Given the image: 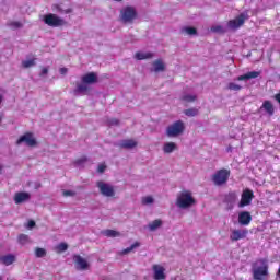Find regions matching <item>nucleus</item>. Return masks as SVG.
Listing matches in <instances>:
<instances>
[{
	"instance_id": "11",
	"label": "nucleus",
	"mask_w": 280,
	"mask_h": 280,
	"mask_svg": "<svg viewBox=\"0 0 280 280\" xmlns=\"http://www.w3.org/2000/svg\"><path fill=\"white\" fill-rule=\"evenodd\" d=\"M248 235V231L246 230H232L230 234L231 242H238V240H244Z\"/></svg>"
},
{
	"instance_id": "31",
	"label": "nucleus",
	"mask_w": 280,
	"mask_h": 280,
	"mask_svg": "<svg viewBox=\"0 0 280 280\" xmlns=\"http://www.w3.org/2000/svg\"><path fill=\"white\" fill-rule=\"evenodd\" d=\"M226 202H230V205H233L237 200V192H230L225 197Z\"/></svg>"
},
{
	"instance_id": "51",
	"label": "nucleus",
	"mask_w": 280,
	"mask_h": 280,
	"mask_svg": "<svg viewBox=\"0 0 280 280\" xmlns=\"http://www.w3.org/2000/svg\"><path fill=\"white\" fill-rule=\"evenodd\" d=\"M0 280H3V278H1V276H0Z\"/></svg>"
},
{
	"instance_id": "21",
	"label": "nucleus",
	"mask_w": 280,
	"mask_h": 280,
	"mask_svg": "<svg viewBox=\"0 0 280 280\" xmlns=\"http://www.w3.org/2000/svg\"><path fill=\"white\" fill-rule=\"evenodd\" d=\"M261 108H264V110H266V113H268V115L270 117H272V115H275V106L272 105V103L270 101H265L262 103Z\"/></svg>"
},
{
	"instance_id": "47",
	"label": "nucleus",
	"mask_w": 280,
	"mask_h": 280,
	"mask_svg": "<svg viewBox=\"0 0 280 280\" xmlns=\"http://www.w3.org/2000/svg\"><path fill=\"white\" fill-rule=\"evenodd\" d=\"M59 72L61 73V75H66L67 68H60Z\"/></svg>"
},
{
	"instance_id": "35",
	"label": "nucleus",
	"mask_w": 280,
	"mask_h": 280,
	"mask_svg": "<svg viewBox=\"0 0 280 280\" xmlns=\"http://www.w3.org/2000/svg\"><path fill=\"white\" fill-rule=\"evenodd\" d=\"M67 248H69V245H67V243H60L59 245H57L56 249L58 250V253H65L67 250Z\"/></svg>"
},
{
	"instance_id": "20",
	"label": "nucleus",
	"mask_w": 280,
	"mask_h": 280,
	"mask_svg": "<svg viewBox=\"0 0 280 280\" xmlns=\"http://www.w3.org/2000/svg\"><path fill=\"white\" fill-rule=\"evenodd\" d=\"M151 58H154V54L149 51H139L135 55L136 60H150Z\"/></svg>"
},
{
	"instance_id": "42",
	"label": "nucleus",
	"mask_w": 280,
	"mask_h": 280,
	"mask_svg": "<svg viewBox=\"0 0 280 280\" xmlns=\"http://www.w3.org/2000/svg\"><path fill=\"white\" fill-rule=\"evenodd\" d=\"M106 171V164H100L97 167V172H100L101 174H103V172Z\"/></svg>"
},
{
	"instance_id": "4",
	"label": "nucleus",
	"mask_w": 280,
	"mask_h": 280,
	"mask_svg": "<svg viewBox=\"0 0 280 280\" xmlns=\"http://www.w3.org/2000/svg\"><path fill=\"white\" fill-rule=\"evenodd\" d=\"M230 176H231V171H229L226 168H222V170L218 171L217 173H214V175L212 176V180H213L214 185L220 187L222 185H226Z\"/></svg>"
},
{
	"instance_id": "33",
	"label": "nucleus",
	"mask_w": 280,
	"mask_h": 280,
	"mask_svg": "<svg viewBox=\"0 0 280 280\" xmlns=\"http://www.w3.org/2000/svg\"><path fill=\"white\" fill-rule=\"evenodd\" d=\"M184 115L187 117H196L198 115V109L197 108H189L184 112Z\"/></svg>"
},
{
	"instance_id": "18",
	"label": "nucleus",
	"mask_w": 280,
	"mask_h": 280,
	"mask_svg": "<svg viewBox=\"0 0 280 280\" xmlns=\"http://www.w3.org/2000/svg\"><path fill=\"white\" fill-rule=\"evenodd\" d=\"M119 147L125 150H132V148H137V140L125 139L119 142Z\"/></svg>"
},
{
	"instance_id": "29",
	"label": "nucleus",
	"mask_w": 280,
	"mask_h": 280,
	"mask_svg": "<svg viewBox=\"0 0 280 280\" xmlns=\"http://www.w3.org/2000/svg\"><path fill=\"white\" fill-rule=\"evenodd\" d=\"M36 65V58L26 59L22 61V67L24 69H30V67H34Z\"/></svg>"
},
{
	"instance_id": "36",
	"label": "nucleus",
	"mask_w": 280,
	"mask_h": 280,
	"mask_svg": "<svg viewBox=\"0 0 280 280\" xmlns=\"http://www.w3.org/2000/svg\"><path fill=\"white\" fill-rule=\"evenodd\" d=\"M35 255L36 257H45L47 255V252L45 250V248H36Z\"/></svg>"
},
{
	"instance_id": "50",
	"label": "nucleus",
	"mask_w": 280,
	"mask_h": 280,
	"mask_svg": "<svg viewBox=\"0 0 280 280\" xmlns=\"http://www.w3.org/2000/svg\"><path fill=\"white\" fill-rule=\"evenodd\" d=\"M115 1H124V0H115Z\"/></svg>"
},
{
	"instance_id": "44",
	"label": "nucleus",
	"mask_w": 280,
	"mask_h": 280,
	"mask_svg": "<svg viewBox=\"0 0 280 280\" xmlns=\"http://www.w3.org/2000/svg\"><path fill=\"white\" fill-rule=\"evenodd\" d=\"M34 226H36V222H34L33 220L28 221L27 229H34Z\"/></svg>"
},
{
	"instance_id": "19",
	"label": "nucleus",
	"mask_w": 280,
	"mask_h": 280,
	"mask_svg": "<svg viewBox=\"0 0 280 280\" xmlns=\"http://www.w3.org/2000/svg\"><path fill=\"white\" fill-rule=\"evenodd\" d=\"M82 82H84V84H95V82H97V74L90 72L82 77Z\"/></svg>"
},
{
	"instance_id": "49",
	"label": "nucleus",
	"mask_w": 280,
	"mask_h": 280,
	"mask_svg": "<svg viewBox=\"0 0 280 280\" xmlns=\"http://www.w3.org/2000/svg\"><path fill=\"white\" fill-rule=\"evenodd\" d=\"M1 170H3V166L0 165V172H1Z\"/></svg>"
},
{
	"instance_id": "30",
	"label": "nucleus",
	"mask_w": 280,
	"mask_h": 280,
	"mask_svg": "<svg viewBox=\"0 0 280 280\" xmlns=\"http://www.w3.org/2000/svg\"><path fill=\"white\" fill-rule=\"evenodd\" d=\"M88 91H89V84H88V83H84V82H82L81 84H79V85L77 86V90H75L77 93H86Z\"/></svg>"
},
{
	"instance_id": "41",
	"label": "nucleus",
	"mask_w": 280,
	"mask_h": 280,
	"mask_svg": "<svg viewBox=\"0 0 280 280\" xmlns=\"http://www.w3.org/2000/svg\"><path fill=\"white\" fill-rule=\"evenodd\" d=\"M59 12H61V14H71V12H73V10L59 8Z\"/></svg>"
},
{
	"instance_id": "23",
	"label": "nucleus",
	"mask_w": 280,
	"mask_h": 280,
	"mask_svg": "<svg viewBox=\"0 0 280 280\" xmlns=\"http://www.w3.org/2000/svg\"><path fill=\"white\" fill-rule=\"evenodd\" d=\"M0 261H2V264H4V266H12V262L15 261V257H14V255L10 254L7 256H2L0 258Z\"/></svg>"
},
{
	"instance_id": "7",
	"label": "nucleus",
	"mask_w": 280,
	"mask_h": 280,
	"mask_svg": "<svg viewBox=\"0 0 280 280\" xmlns=\"http://www.w3.org/2000/svg\"><path fill=\"white\" fill-rule=\"evenodd\" d=\"M43 21L49 27H62L65 25V20L54 13L44 15Z\"/></svg>"
},
{
	"instance_id": "45",
	"label": "nucleus",
	"mask_w": 280,
	"mask_h": 280,
	"mask_svg": "<svg viewBox=\"0 0 280 280\" xmlns=\"http://www.w3.org/2000/svg\"><path fill=\"white\" fill-rule=\"evenodd\" d=\"M109 124H110V126H117V124H119V120H117V119H115V118H112V119L109 120Z\"/></svg>"
},
{
	"instance_id": "48",
	"label": "nucleus",
	"mask_w": 280,
	"mask_h": 280,
	"mask_svg": "<svg viewBox=\"0 0 280 280\" xmlns=\"http://www.w3.org/2000/svg\"><path fill=\"white\" fill-rule=\"evenodd\" d=\"M3 102V96L0 95V104Z\"/></svg>"
},
{
	"instance_id": "15",
	"label": "nucleus",
	"mask_w": 280,
	"mask_h": 280,
	"mask_svg": "<svg viewBox=\"0 0 280 280\" xmlns=\"http://www.w3.org/2000/svg\"><path fill=\"white\" fill-rule=\"evenodd\" d=\"M153 272L155 280H164L165 279V268L161 265H153Z\"/></svg>"
},
{
	"instance_id": "12",
	"label": "nucleus",
	"mask_w": 280,
	"mask_h": 280,
	"mask_svg": "<svg viewBox=\"0 0 280 280\" xmlns=\"http://www.w3.org/2000/svg\"><path fill=\"white\" fill-rule=\"evenodd\" d=\"M77 270H86L89 268V261L80 255L73 257Z\"/></svg>"
},
{
	"instance_id": "43",
	"label": "nucleus",
	"mask_w": 280,
	"mask_h": 280,
	"mask_svg": "<svg viewBox=\"0 0 280 280\" xmlns=\"http://www.w3.org/2000/svg\"><path fill=\"white\" fill-rule=\"evenodd\" d=\"M86 162V158H81L79 160L75 161L77 165H82V163Z\"/></svg>"
},
{
	"instance_id": "34",
	"label": "nucleus",
	"mask_w": 280,
	"mask_h": 280,
	"mask_svg": "<svg viewBox=\"0 0 280 280\" xmlns=\"http://www.w3.org/2000/svg\"><path fill=\"white\" fill-rule=\"evenodd\" d=\"M228 89L230 91H242V85L231 82L229 83Z\"/></svg>"
},
{
	"instance_id": "32",
	"label": "nucleus",
	"mask_w": 280,
	"mask_h": 280,
	"mask_svg": "<svg viewBox=\"0 0 280 280\" xmlns=\"http://www.w3.org/2000/svg\"><path fill=\"white\" fill-rule=\"evenodd\" d=\"M211 32H214L215 34H224L226 30L222 25H215L211 27Z\"/></svg>"
},
{
	"instance_id": "14",
	"label": "nucleus",
	"mask_w": 280,
	"mask_h": 280,
	"mask_svg": "<svg viewBox=\"0 0 280 280\" xmlns=\"http://www.w3.org/2000/svg\"><path fill=\"white\" fill-rule=\"evenodd\" d=\"M253 220V217H250V212L243 211L238 214V223L243 226H248L250 224V221Z\"/></svg>"
},
{
	"instance_id": "10",
	"label": "nucleus",
	"mask_w": 280,
	"mask_h": 280,
	"mask_svg": "<svg viewBox=\"0 0 280 280\" xmlns=\"http://www.w3.org/2000/svg\"><path fill=\"white\" fill-rule=\"evenodd\" d=\"M16 143L18 145H21V143H25L30 148H34V145H36V139H34V136L32 133H25L24 136L20 137Z\"/></svg>"
},
{
	"instance_id": "6",
	"label": "nucleus",
	"mask_w": 280,
	"mask_h": 280,
	"mask_svg": "<svg viewBox=\"0 0 280 280\" xmlns=\"http://www.w3.org/2000/svg\"><path fill=\"white\" fill-rule=\"evenodd\" d=\"M185 132V122L183 120H177L166 128V135L168 137H178Z\"/></svg>"
},
{
	"instance_id": "27",
	"label": "nucleus",
	"mask_w": 280,
	"mask_h": 280,
	"mask_svg": "<svg viewBox=\"0 0 280 280\" xmlns=\"http://www.w3.org/2000/svg\"><path fill=\"white\" fill-rule=\"evenodd\" d=\"M163 221L161 220H154L153 222L149 223L148 229L149 231H156V229H160L162 226Z\"/></svg>"
},
{
	"instance_id": "40",
	"label": "nucleus",
	"mask_w": 280,
	"mask_h": 280,
	"mask_svg": "<svg viewBox=\"0 0 280 280\" xmlns=\"http://www.w3.org/2000/svg\"><path fill=\"white\" fill-rule=\"evenodd\" d=\"M62 196H65L66 198H69V196H75V191H73V190H63Z\"/></svg>"
},
{
	"instance_id": "9",
	"label": "nucleus",
	"mask_w": 280,
	"mask_h": 280,
	"mask_svg": "<svg viewBox=\"0 0 280 280\" xmlns=\"http://www.w3.org/2000/svg\"><path fill=\"white\" fill-rule=\"evenodd\" d=\"M96 187H98L101 194L106 196V198H113L115 196V188L110 184L104 182H97Z\"/></svg>"
},
{
	"instance_id": "25",
	"label": "nucleus",
	"mask_w": 280,
	"mask_h": 280,
	"mask_svg": "<svg viewBox=\"0 0 280 280\" xmlns=\"http://www.w3.org/2000/svg\"><path fill=\"white\" fill-rule=\"evenodd\" d=\"M182 34H186L187 36H196V34H198V31H196L195 27L185 26L182 28Z\"/></svg>"
},
{
	"instance_id": "38",
	"label": "nucleus",
	"mask_w": 280,
	"mask_h": 280,
	"mask_svg": "<svg viewBox=\"0 0 280 280\" xmlns=\"http://www.w3.org/2000/svg\"><path fill=\"white\" fill-rule=\"evenodd\" d=\"M19 242H20V244H27V242H30V236H27L25 234H21L19 236Z\"/></svg>"
},
{
	"instance_id": "24",
	"label": "nucleus",
	"mask_w": 280,
	"mask_h": 280,
	"mask_svg": "<svg viewBox=\"0 0 280 280\" xmlns=\"http://www.w3.org/2000/svg\"><path fill=\"white\" fill-rule=\"evenodd\" d=\"M196 94H187V93H184L182 96H180V100L182 102H185L186 104H189L191 102H196Z\"/></svg>"
},
{
	"instance_id": "26",
	"label": "nucleus",
	"mask_w": 280,
	"mask_h": 280,
	"mask_svg": "<svg viewBox=\"0 0 280 280\" xmlns=\"http://www.w3.org/2000/svg\"><path fill=\"white\" fill-rule=\"evenodd\" d=\"M141 244L139 242L133 243L130 247H127L120 252V255H128L135 250V248H139Z\"/></svg>"
},
{
	"instance_id": "17",
	"label": "nucleus",
	"mask_w": 280,
	"mask_h": 280,
	"mask_svg": "<svg viewBox=\"0 0 280 280\" xmlns=\"http://www.w3.org/2000/svg\"><path fill=\"white\" fill-rule=\"evenodd\" d=\"M259 75H261V72L250 71V72H247L243 75L237 77L236 80H238V82H242L244 80H255V78H259Z\"/></svg>"
},
{
	"instance_id": "16",
	"label": "nucleus",
	"mask_w": 280,
	"mask_h": 280,
	"mask_svg": "<svg viewBox=\"0 0 280 280\" xmlns=\"http://www.w3.org/2000/svg\"><path fill=\"white\" fill-rule=\"evenodd\" d=\"M152 67L153 68L151 69V71H153L154 73H161L165 71V62H163V59H156L155 61H153Z\"/></svg>"
},
{
	"instance_id": "28",
	"label": "nucleus",
	"mask_w": 280,
	"mask_h": 280,
	"mask_svg": "<svg viewBox=\"0 0 280 280\" xmlns=\"http://www.w3.org/2000/svg\"><path fill=\"white\" fill-rule=\"evenodd\" d=\"M102 235H105V237H119L121 234L115 230H104Z\"/></svg>"
},
{
	"instance_id": "3",
	"label": "nucleus",
	"mask_w": 280,
	"mask_h": 280,
	"mask_svg": "<svg viewBox=\"0 0 280 280\" xmlns=\"http://www.w3.org/2000/svg\"><path fill=\"white\" fill-rule=\"evenodd\" d=\"M137 16V9H135V7L128 5L120 11V21H122V23H133Z\"/></svg>"
},
{
	"instance_id": "46",
	"label": "nucleus",
	"mask_w": 280,
	"mask_h": 280,
	"mask_svg": "<svg viewBox=\"0 0 280 280\" xmlns=\"http://www.w3.org/2000/svg\"><path fill=\"white\" fill-rule=\"evenodd\" d=\"M47 73H49V69L43 68V69H42V72H40V75H42V77H43V75H47Z\"/></svg>"
},
{
	"instance_id": "37",
	"label": "nucleus",
	"mask_w": 280,
	"mask_h": 280,
	"mask_svg": "<svg viewBox=\"0 0 280 280\" xmlns=\"http://www.w3.org/2000/svg\"><path fill=\"white\" fill-rule=\"evenodd\" d=\"M154 202V198L152 196H147L142 198V205H152Z\"/></svg>"
},
{
	"instance_id": "13",
	"label": "nucleus",
	"mask_w": 280,
	"mask_h": 280,
	"mask_svg": "<svg viewBox=\"0 0 280 280\" xmlns=\"http://www.w3.org/2000/svg\"><path fill=\"white\" fill-rule=\"evenodd\" d=\"M31 195L30 192H15L14 195V202L15 205H23V202H27V200H30Z\"/></svg>"
},
{
	"instance_id": "52",
	"label": "nucleus",
	"mask_w": 280,
	"mask_h": 280,
	"mask_svg": "<svg viewBox=\"0 0 280 280\" xmlns=\"http://www.w3.org/2000/svg\"><path fill=\"white\" fill-rule=\"evenodd\" d=\"M0 121H1V118H0Z\"/></svg>"
},
{
	"instance_id": "5",
	"label": "nucleus",
	"mask_w": 280,
	"mask_h": 280,
	"mask_svg": "<svg viewBox=\"0 0 280 280\" xmlns=\"http://www.w3.org/2000/svg\"><path fill=\"white\" fill-rule=\"evenodd\" d=\"M248 11H244L234 20H230L228 22L229 30H240V27H242V25H244V23L248 21Z\"/></svg>"
},
{
	"instance_id": "2",
	"label": "nucleus",
	"mask_w": 280,
	"mask_h": 280,
	"mask_svg": "<svg viewBox=\"0 0 280 280\" xmlns=\"http://www.w3.org/2000/svg\"><path fill=\"white\" fill-rule=\"evenodd\" d=\"M252 272L255 280H265L268 277V260H257L253 266Z\"/></svg>"
},
{
	"instance_id": "39",
	"label": "nucleus",
	"mask_w": 280,
	"mask_h": 280,
	"mask_svg": "<svg viewBox=\"0 0 280 280\" xmlns=\"http://www.w3.org/2000/svg\"><path fill=\"white\" fill-rule=\"evenodd\" d=\"M9 26L12 27L13 30H19L23 27V24L21 22H10Z\"/></svg>"
},
{
	"instance_id": "1",
	"label": "nucleus",
	"mask_w": 280,
	"mask_h": 280,
	"mask_svg": "<svg viewBox=\"0 0 280 280\" xmlns=\"http://www.w3.org/2000/svg\"><path fill=\"white\" fill-rule=\"evenodd\" d=\"M194 205H196V199H194L191 191L184 190L177 195L176 207H178V209H189L194 207Z\"/></svg>"
},
{
	"instance_id": "22",
	"label": "nucleus",
	"mask_w": 280,
	"mask_h": 280,
	"mask_svg": "<svg viewBox=\"0 0 280 280\" xmlns=\"http://www.w3.org/2000/svg\"><path fill=\"white\" fill-rule=\"evenodd\" d=\"M174 150H176V143H174V142L164 143V145H163L164 154H172V152H174Z\"/></svg>"
},
{
	"instance_id": "8",
	"label": "nucleus",
	"mask_w": 280,
	"mask_h": 280,
	"mask_svg": "<svg viewBox=\"0 0 280 280\" xmlns=\"http://www.w3.org/2000/svg\"><path fill=\"white\" fill-rule=\"evenodd\" d=\"M254 198H255V192H253V190L248 188L244 189L241 195V201L238 202V208L244 209V207L250 206Z\"/></svg>"
}]
</instances>
